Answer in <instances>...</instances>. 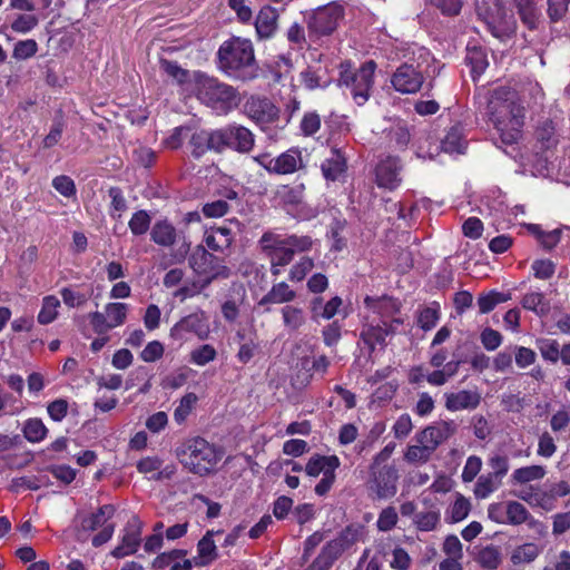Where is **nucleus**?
<instances>
[{
    "label": "nucleus",
    "instance_id": "obj_1",
    "mask_svg": "<svg viewBox=\"0 0 570 570\" xmlns=\"http://www.w3.org/2000/svg\"><path fill=\"white\" fill-rule=\"evenodd\" d=\"M488 114L504 145L521 139L527 111L517 91L503 87L494 89L489 98Z\"/></svg>",
    "mask_w": 570,
    "mask_h": 570
},
{
    "label": "nucleus",
    "instance_id": "obj_2",
    "mask_svg": "<svg viewBox=\"0 0 570 570\" xmlns=\"http://www.w3.org/2000/svg\"><path fill=\"white\" fill-rule=\"evenodd\" d=\"M223 455L220 448L199 436L187 440L177 450L179 462L189 472L200 476L215 472Z\"/></svg>",
    "mask_w": 570,
    "mask_h": 570
},
{
    "label": "nucleus",
    "instance_id": "obj_3",
    "mask_svg": "<svg viewBox=\"0 0 570 570\" xmlns=\"http://www.w3.org/2000/svg\"><path fill=\"white\" fill-rule=\"evenodd\" d=\"M220 68L230 76L240 79L254 77L255 55L248 39L233 37L220 46L218 50Z\"/></svg>",
    "mask_w": 570,
    "mask_h": 570
},
{
    "label": "nucleus",
    "instance_id": "obj_4",
    "mask_svg": "<svg viewBox=\"0 0 570 570\" xmlns=\"http://www.w3.org/2000/svg\"><path fill=\"white\" fill-rule=\"evenodd\" d=\"M197 97L218 115L230 112L242 101V95L236 88L205 75L197 78Z\"/></svg>",
    "mask_w": 570,
    "mask_h": 570
},
{
    "label": "nucleus",
    "instance_id": "obj_5",
    "mask_svg": "<svg viewBox=\"0 0 570 570\" xmlns=\"http://www.w3.org/2000/svg\"><path fill=\"white\" fill-rule=\"evenodd\" d=\"M259 247L269 261L288 265L295 254L308 252L313 246L309 236L281 235L266 232L262 235Z\"/></svg>",
    "mask_w": 570,
    "mask_h": 570
},
{
    "label": "nucleus",
    "instance_id": "obj_6",
    "mask_svg": "<svg viewBox=\"0 0 570 570\" xmlns=\"http://www.w3.org/2000/svg\"><path fill=\"white\" fill-rule=\"evenodd\" d=\"M376 65L373 60L363 63L358 70H353L350 62L340 65V85L351 89L355 102L364 105L371 95L374 85Z\"/></svg>",
    "mask_w": 570,
    "mask_h": 570
},
{
    "label": "nucleus",
    "instance_id": "obj_7",
    "mask_svg": "<svg viewBox=\"0 0 570 570\" xmlns=\"http://www.w3.org/2000/svg\"><path fill=\"white\" fill-rule=\"evenodd\" d=\"M341 462L336 455H320L314 454L309 458L305 472L307 475L316 478L322 474L321 481L315 485V493L317 495H325L335 482V471Z\"/></svg>",
    "mask_w": 570,
    "mask_h": 570
},
{
    "label": "nucleus",
    "instance_id": "obj_8",
    "mask_svg": "<svg viewBox=\"0 0 570 570\" xmlns=\"http://www.w3.org/2000/svg\"><path fill=\"white\" fill-rule=\"evenodd\" d=\"M399 472L395 466H371L366 482L368 491L376 499H390L397 492Z\"/></svg>",
    "mask_w": 570,
    "mask_h": 570
},
{
    "label": "nucleus",
    "instance_id": "obj_9",
    "mask_svg": "<svg viewBox=\"0 0 570 570\" xmlns=\"http://www.w3.org/2000/svg\"><path fill=\"white\" fill-rule=\"evenodd\" d=\"M342 17L343 8L335 3L316 9L307 20L308 37L318 39L331 35Z\"/></svg>",
    "mask_w": 570,
    "mask_h": 570
},
{
    "label": "nucleus",
    "instance_id": "obj_10",
    "mask_svg": "<svg viewBox=\"0 0 570 570\" xmlns=\"http://www.w3.org/2000/svg\"><path fill=\"white\" fill-rule=\"evenodd\" d=\"M190 267L199 275H205L209 279L217 277L227 278L230 272L227 266L222 264V261L206 250L202 245H198L193 250L189 257Z\"/></svg>",
    "mask_w": 570,
    "mask_h": 570
},
{
    "label": "nucleus",
    "instance_id": "obj_11",
    "mask_svg": "<svg viewBox=\"0 0 570 570\" xmlns=\"http://www.w3.org/2000/svg\"><path fill=\"white\" fill-rule=\"evenodd\" d=\"M402 324V318H392L390 322L380 321L376 324H374V322L365 324L361 331V338L371 351H374L377 345L384 348L387 344L386 337L394 335L397 327Z\"/></svg>",
    "mask_w": 570,
    "mask_h": 570
},
{
    "label": "nucleus",
    "instance_id": "obj_12",
    "mask_svg": "<svg viewBox=\"0 0 570 570\" xmlns=\"http://www.w3.org/2000/svg\"><path fill=\"white\" fill-rule=\"evenodd\" d=\"M244 114L259 126L278 119L279 109L265 97L252 96L244 104Z\"/></svg>",
    "mask_w": 570,
    "mask_h": 570
},
{
    "label": "nucleus",
    "instance_id": "obj_13",
    "mask_svg": "<svg viewBox=\"0 0 570 570\" xmlns=\"http://www.w3.org/2000/svg\"><path fill=\"white\" fill-rule=\"evenodd\" d=\"M209 332L208 317L203 312L185 316L170 331L171 336L179 340L184 337L185 333H194L199 340H206Z\"/></svg>",
    "mask_w": 570,
    "mask_h": 570
},
{
    "label": "nucleus",
    "instance_id": "obj_14",
    "mask_svg": "<svg viewBox=\"0 0 570 570\" xmlns=\"http://www.w3.org/2000/svg\"><path fill=\"white\" fill-rule=\"evenodd\" d=\"M458 429L454 421H440L422 430L416 434L417 443H426L433 451L451 438Z\"/></svg>",
    "mask_w": 570,
    "mask_h": 570
},
{
    "label": "nucleus",
    "instance_id": "obj_15",
    "mask_svg": "<svg viewBox=\"0 0 570 570\" xmlns=\"http://www.w3.org/2000/svg\"><path fill=\"white\" fill-rule=\"evenodd\" d=\"M423 81L422 73L407 63L400 66L391 80L394 89L401 94H415L421 89Z\"/></svg>",
    "mask_w": 570,
    "mask_h": 570
},
{
    "label": "nucleus",
    "instance_id": "obj_16",
    "mask_svg": "<svg viewBox=\"0 0 570 570\" xmlns=\"http://www.w3.org/2000/svg\"><path fill=\"white\" fill-rule=\"evenodd\" d=\"M401 163L397 157L387 156L376 166V181L380 187L394 189L401 183Z\"/></svg>",
    "mask_w": 570,
    "mask_h": 570
},
{
    "label": "nucleus",
    "instance_id": "obj_17",
    "mask_svg": "<svg viewBox=\"0 0 570 570\" xmlns=\"http://www.w3.org/2000/svg\"><path fill=\"white\" fill-rule=\"evenodd\" d=\"M444 400V406L448 411L474 410L481 402V394L476 390H461L445 393Z\"/></svg>",
    "mask_w": 570,
    "mask_h": 570
},
{
    "label": "nucleus",
    "instance_id": "obj_18",
    "mask_svg": "<svg viewBox=\"0 0 570 570\" xmlns=\"http://www.w3.org/2000/svg\"><path fill=\"white\" fill-rule=\"evenodd\" d=\"M570 494V484L567 481H559L557 483H553L550 485L549 490L546 493L539 494V493H530L523 491L520 495L521 499L530 502L535 503L542 508L549 509L551 505V501L563 498Z\"/></svg>",
    "mask_w": 570,
    "mask_h": 570
},
{
    "label": "nucleus",
    "instance_id": "obj_19",
    "mask_svg": "<svg viewBox=\"0 0 570 570\" xmlns=\"http://www.w3.org/2000/svg\"><path fill=\"white\" fill-rule=\"evenodd\" d=\"M303 167L302 154L297 149H288L272 159L267 169L279 175L293 174Z\"/></svg>",
    "mask_w": 570,
    "mask_h": 570
},
{
    "label": "nucleus",
    "instance_id": "obj_20",
    "mask_svg": "<svg viewBox=\"0 0 570 570\" xmlns=\"http://www.w3.org/2000/svg\"><path fill=\"white\" fill-rule=\"evenodd\" d=\"M219 533L220 531H207L206 534L198 541L197 556L193 558L195 566L205 567L217 559L218 552L213 537L214 534Z\"/></svg>",
    "mask_w": 570,
    "mask_h": 570
},
{
    "label": "nucleus",
    "instance_id": "obj_21",
    "mask_svg": "<svg viewBox=\"0 0 570 570\" xmlns=\"http://www.w3.org/2000/svg\"><path fill=\"white\" fill-rule=\"evenodd\" d=\"M150 238L158 246L170 247L176 244L178 232L168 219H160L153 225Z\"/></svg>",
    "mask_w": 570,
    "mask_h": 570
},
{
    "label": "nucleus",
    "instance_id": "obj_22",
    "mask_svg": "<svg viewBox=\"0 0 570 570\" xmlns=\"http://www.w3.org/2000/svg\"><path fill=\"white\" fill-rule=\"evenodd\" d=\"M278 12L271 6L263 7L255 21L256 32L259 38H271L277 30Z\"/></svg>",
    "mask_w": 570,
    "mask_h": 570
},
{
    "label": "nucleus",
    "instance_id": "obj_23",
    "mask_svg": "<svg viewBox=\"0 0 570 570\" xmlns=\"http://www.w3.org/2000/svg\"><path fill=\"white\" fill-rule=\"evenodd\" d=\"M365 306L377 314L381 321H387L389 318H395L394 315L400 312V304L386 296L382 297H370L366 296L364 299Z\"/></svg>",
    "mask_w": 570,
    "mask_h": 570
},
{
    "label": "nucleus",
    "instance_id": "obj_24",
    "mask_svg": "<svg viewBox=\"0 0 570 570\" xmlns=\"http://www.w3.org/2000/svg\"><path fill=\"white\" fill-rule=\"evenodd\" d=\"M229 148L239 153H248L254 146V135L244 126H228Z\"/></svg>",
    "mask_w": 570,
    "mask_h": 570
},
{
    "label": "nucleus",
    "instance_id": "obj_25",
    "mask_svg": "<svg viewBox=\"0 0 570 570\" xmlns=\"http://www.w3.org/2000/svg\"><path fill=\"white\" fill-rule=\"evenodd\" d=\"M296 292L285 282L273 284L271 289L258 302L259 306L269 304H285L294 301Z\"/></svg>",
    "mask_w": 570,
    "mask_h": 570
},
{
    "label": "nucleus",
    "instance_id": "obj_26",
    "mask_svg": "<svg viewBox=\"0 0 570 570\" xmlns=\"http://www.w3.org/2000/svg\"><path fill=\"white\" fill-rule=\"evenodd\" d=\"M346 168V159L337 149H333L331 157L322 163L321 169L327 180H336Z\"/></svg>",
    "mask_w": 570,
    "mask_h": 570
},
{
    "label": "nucleus",
    "instance_id": "obj_27",
    "mask_svg": "<svg viewBox=\"0 0 570 570\" xmlns=\"http://www.w3.org/2000/svg\"><path fill=\"white\" fill-rule=\"evenodd\" d=\"M204 240L209 249L214 252H223L230 246L233 237L228 228L217 227L207 232Z\"/></svg>",
    "mask_w": 570,
    "mask_h": 570
},
{
    "label": "nucleus",
    "instance_id": "obj_28",
    "mask_svg": "<svg viewBox=\"0 0 570 570\" xmlns=\"http://www.w3.org/2000/svg\"><path fill=\"white\" fill-rule=\"evenodd\" d=\"M114 513L115 508L110 504H105L100 507L96 513L85 518L81 522V527L83 530L95 531L100 527H105Z\"/></svg>",
    "mask_w": 570,
    "mask_h": 570
},
{
    "label": "nucleus",
    "instance_id": "obj_29",
    "mask_svg": "<svg viewBox=\"0 0 570 570\" xmlns=\"http://www.w3.org/2000/svg\"><path fill=\"white\" fill-rule=\"evenodd\" d=\"M281 312L284 326L289 331H298L306 323L305 312L301 307L285 305Z\"/></svg>",
    "mask_w": 570,
    "mask_h": 570
},
{
    "label": "nucleus",
    "instance_id": "obj_30",
    "mask_svg": "<svg viewBox=\"0 0 570 570\" xmlns=\"http://www.w3.org/2000/svg\"><path fill=\"white\" fill-rule=\"evenodd\" d=\"M441 521V513L439 509H430L417 512L413 518L414 525L420 531H434Z\"/></svg>",
    "mask_w": 570,
    "mask_h": 570
},
{
    "label": "nucleus",
    "instance_id": "obj_31",
    "mask_svg": "<svg viewBox=\"0 0 570 570\" xmlns=\"http://www.w3.org/2000/svg\"><path fill=\"white\" fill-rule=\"evenodd\" d=\"M541 552V548L532 542H528L514 548L511 552V562L517 564L530 563L534 561Z\"/></svg>",
    "mask_w": 570,
    "mask_h": 570
},
{
    "label": "nucleus",
    "instance_id": "obj_32",
    "mask_svg": "<svg viewBox=\"0 0 570 570\" xmlns=\"http://www.w3.org/2000/svg\"><path fill=\"white\" fill-rule=\"evenodd\" d=\"M466 147L461 127H452L442 140V149L448 154H462Z\"/></svg>",
    "mask_w": 570,
    "mask_h": 570
},
{
    "label": "nucleus",
    "instance_id": "obj_33",
    "mask_svg": "<svg viewBox=\"0 0 570 570\" xmlns=\"http://www.w3.org/2000/svg\"><path fill=\"white\" fill-rule=\"evenodd\" d=\"M534 135L541 149H550L558 144L556 129L551 120L542 121L537 127Z\"/></svg>",
    "mask_w": 570,
    "mask_h": 570
},
{
    "label": "nucleus",
    "instance_id": "obj_34",
    "mask_svg": "<svg viewBox=\"0 0 570 570\" xmlns=\"http://www.w3.org/2000/svg\"><path fill=\"white\" fill-rule=\"evenodd\" d=\"M521 304L523 308L534 312L539 316L547 315L550 304L540 292L528 293L523 296Z\"/></svg>",
    "mask_w": 570,
    "mask_h": 570
},
{
    "label": "nucleus",
    "instance_id": "obj_35",
    "mask_svg": "<svg viewBox=\"0 0 570 570\" xmlns=\"http://www.w3.org/2000/svg\"><path fill=\"white\" fill-rule=\"evenodd\" d=\"M471 510L470 501L460 493H456L454 502L446 510V519L451 523L464 520Z\"/></svg>",
    "mask_w": 570,
    "mask_h": 570
},
{
    "label": "nucleus",
    "instance_id": "obj_36",
    "mask_svg": "<svg viewBox=\"0 0 570 570\" xmlns=\"http://www.w3.org/2000/svg\"><path fill=\"white\" fill-rule=\"evenodd\" d=\"M547 471L542 465H528L514 470L511 478L513 482L524 484L543 479Z\"/></svg>",
    "mask_w": 570,
    "mask_h": 570
},
{
    "label": "nucleus",
    "instance_id": "obj_37",
    "mask_svg": "<svg viewBox=\"0 0 570 570\" xmlns=\"http://www.w3.org/2000/svg\"><path fill=\"white\" fill-rule=\"evenodd\" d=\"M139 542V531H127L122 537L121 543L112 550L111 554L115 558H124L131 554L137 550Z\"/></svg>",
    "mask_w": 570,
    "mask_h": 570
},
{
    "label": "nucleus",
    "instance_id": "obj_38",
    "mask_svg": "<svg viewBox=\"0 0 570 570\" xmlns=\"http://www.w3.org/2000/svg\"><path fill=\"white\" fill-rule=\"evenodd\" d=\"M48 429L40 419H29L24 422L22 433L31 443L42 441L47 435Z\"/></svg>",
    "mask_w": 570,
    "mask_h": 570
},
{
    "label": "nucleus",
    "instance_id": "obj_39",
    "mask_svg": "<svg viewBox=\"0 0 570 570\" xmlns=\"http://www.w3.org/2000/svg\"><path fill=\"white\" fill-rule=\"evenodd\" d=\"M128 306L125 303H108L105 306V315L109 327L112 330L122 325L127 317Z\"/></svg>",
    "mask_w": 570,
    "mask_h": 570
},
{
    "label": "nucleus",
    "instance_id": "obj_40",
    "mask_svg": "<svg viewBox=\"0 0 570 570\" xmlns=\"http://www.w3.org/2000/svg\"><path fill=\"white\" fill-rule=\"evenodd\" d=\"M440 318V306L433 303L431 306H425L417 312V325L423 331L432 330Z\"/></svg>",
    "mask_w": 570,
    "mask_h": 570
},
{
    "label": "nucleus",
    "instance_id": "obj_41",
    "mask_svg": "<svg viewBox=\"0 0 570 570\" xmlns=\"http://www.w3.org/2000/svg\"><path fill=\"white\" fill-rule=\"evenodd\" d=\"M59 307L60 301L56 296H46L42 299V307L38 314V322L42 325H47L53 322L58 316Z\"/></svg>",
    "mask_w": 570,
    "mask_h": 570
},
{
    "label": "nucleus",
    "instance_id": "obj_42",
    "mask_svg": "<svg viewBox=\"0 0 570 570\" xmlns=\"http://www.w3.org/2000/svg\"><path fill=\"white\" fill-rule=\"evenodd\" d=\"M188 147L195 158H199L205 155L208 150V137L206 130L189 131Z\"/></svg>",
    "mask_w": 570,
    "mask_h": 570
},
{
    "label": "nucleus",
    "instance_id": "obj_43",
    "mask_svg": "<svg viewBox=\"0 0 570 570\" xmlns=\"http://www.w3.org/2000/svg\"><path fill=\"white\" fill-rule=\"evenodd\" d=\"M433 450L426 443H417L407 446L404 453V460L409 463H426L432 454Z\"/></svg>",
    "mask_w": 570,
    "mask_h": 570
},
{
    "label": "nucleus",
    "instance_id": "obj_44",
    "mask_svg": "<svg viewBox=\"0 0 570 570\" xmlns=\"http://www.w3.org/2000/svg\"><path fill=\"white\" fill-rule=\"evenodd\" d=\"M476 561L482 568L494 570L501 562L500 550L494 546H487L479 551Z\"/></svg>",
    "mask_w": 570,
    "mask_h": 570
},
{
    "label": "nucleus",
    "instance_id": "obj_45",
    "mask_svg": "<svg viewBox=\"0 0 570 570\" xmlns=\"http://www.w3.org/2000/svg\"><path fill=\"white\" fill-rule=\"evenodd\" d=\"M510 298L509 295L492 291L487 294H482L478 297V306L480 313L485 314L491 312L498 304L504 303Z\"/></svg>",
    "mask_w": 570,
    "mask_h": 570
},
{
    "label": "nucleus",
    "instance_id": "obj_46",
    "mask_svg": "<svg viewBox=\"0 0 570 570\" xmlns=\"http://www.w3.org/2000/svg\"><path fill=\"white\" fill-rule=\"evenodd\" d=\"M217 352L213 345L204 344L194 348L189 354V362L198 366H204L214 361Z\"/></svg>",
    "mask_w": 570,
    "mask_h": 570
},
{
    "label": "nucleus",
    "instance_id": "obj_47",
    "mask_svg": "<svg viewBox=\"0 0 570 570\" xmlns=\"http://www.w3.org/2000/svg\"><path fill=\"white\" fill-rule=\"evenodd\" d=\"M504 513L507 514V521L511 524H521L529 518L527 508L517 501H510L504 505Z\"/></svg>",
    "mask_w": 570,
    "mask_h": 570
},
{
    "label": "nucleus",
    "instance_id": "obj_48",
    "mask_svg": "<svg viewBox=\"0 0 570 570\" xmlns=\"http://www.w3.org/2000/svg\"><path fill=\"white\" fill-rule=\"evenodd\" d=\"M151 223V217L146 210H138L134 213L131 216L128 226L130 232L136 235L140 236L148 232Z\"/></svg>",
    "mask_w": 570,
    "mask_h": 570
},
{
    "label": "nucleus",
    "instance_id": "obj_49",
    "mask_svg": "<svg viewBox=\"0 0 570 570\" xmlns=\"http://www.w3.org/2000/svg\"><path fill=\"white\" fill-rule=\"evenodd\" d=\"M38 51V43L33 39L18 41L12 50V58L16 60H27L32 58Z\"/></svg>",
    "mask_w": 570,
    "mask_h": 570
},
{
    "label": "nucleus",
    "instance_id": "obj_50",
    "mask_svg": "<svg viewBox=\"0 0 570 570\" xmlns=\"http://www.w3.org/2000/svg\"><path fill=\"white\" fill-rule=\"evenodd\" d=\"M277 195L282 202L291 205L299 204L304 196V185L281 186L277 190Z\"/></svg>",
    "mask_w": 570,
    "mask_h": 570
},
{
    "label": "nucleus",
    "instance_id": "obj_51",
    "mask_svg": "<svg viewBox=\"0 0 570 570\" xmlns=\"http://www.w3.org/2000/svg\"><path fill=\"white\" fill-rule=\"evenodd\" d=\"M197 400L198 399L195 393H187L180 399L178 406L174 411V419L178 424L183 423L187 419Z\"/></svg>",
    "mask_w": 570,
    "mask_h": 570
},
{
    "label": "nucleus",
    "instance_id": "obj_52",
    "mask_svg": "<svg viewBox=\"0 0 570 570\" xmlns=\"http://www.w3.org/2000/svg\"><path fill=\"white\" fill-rule=\"evenodd\" d=\"M519 13L522 21L530 29L535 28L540 17V10L530 0L519 2Z\"/></svg>",
    "mask_w": 570,
    "mask_h": 570
},
{
    "label": "nucleus",
    "instance_id": "obj_53",
    "mask_svg": "<svg viewBox=\"0 0 570 570\" xmlns=\"http://www.w3.org/2000/svg\"><path fill=\"white\" fill-rule=\"evenodd\" d=\"M314 267V261L311 257L303 256L296 264H294L288 273V278L292 282H301Z\"/></svg>",
    "mask_w": 570,
    "mask_h": 570
},
{
    "label": "nucleus",
    "instance_id": "obj_54",
    "mask_svg": "<svg viewBox=\"0 0 570 570\" xmlns=\"http://www.w3.org/2000/svg\"><path fill=\"white\" fill-rule=\"evenodd\" d=\"M207 137L209 150L220 153L224 149L229 148L227 127L215 131H207Z\"/></svg>",
    "mask_w": 570,
    "mask_h": 570
},
{
    "label": "nucleus",
    "instance_id": "obj_55",
    "mask_svg": "<svg viewBox=\"0 0 570 570\" xmlns=\"http://www.w3.org/2000/svg\"><path fill=\"white\" fill-rule=\"evenodd\" d=\"M109 197L111 198V217L120 219L124 212L127 210V202L122 195V191L118 187H111L108 190Z\"/></svg>",
    "mask_w": 570,
    "mask_h": 570
},
{
    "label": "nucleus",
    "instance_id": "obj_56",
    "mask_svg": "<svg viewBox=\"0 0 570 570\" xmlns=\"http://www.w3.org/2000/svg\"><path fill=\"white\" fill-rule=\"evenodd\" d=\"M498 487V482L493 474L481 475L474 487V494L479 499H485Z\"/></svg>",
    "mask_w": 570,
    "mask_h": 570
},
{
    "label": "nucleus",
    "instance_id": "obj_57",
    "mask_svg": "<svg viewBox=\"0 0 570 570\" xmlns=\"http://www.w3.org/2000/svg\"><path fill=\"white\" fill-rule=\"evenodd\" d=\"M38 24V18L35 14H19L12 22L11 29L18 33H27Z\"/></svg>",
    "mask_w": 570,
    "mask_h": 570
},
{
    "label": "nucleus",
    "instance_id": "obj_58",
    "mask_svg": "<svg viewBox=\"0 0 570 570\" xmlns=\"http://www.w3.org/2000/svg\"><path fill=\"white\" fill-rule=\"evenodd\" d=\"M547 4L550 20L556 22L561 20L568 12L570 0H547Z\"/></svg>",
    "mask_w": 570,
    "mask_h": 570
},
{
    "label": "nucleus",
    "instance_id": "obj_59",
    "mask_svg": "<svg viewBox=\"0 0 570 570\" xmlns=\"http://www.w3.org/2000/svg\"><path fill=\"white\" fill-rule=\"evenodd\" d=\"M480 340H481L483 347L487 351H494L501 345L502 335L498 331H495L491 327H485L481 332Z\"/></svg>",
    "mask_w": 570,
    "mask_h": 570
},
{
    "label": "nucleus",
    "instance_id": "obj_60",
    "mask_svg": "<svg viewBox=\"0 0 570 570\" xmlns=\"http://www.w3.org/2000/svg\"><path fill=\"white\" fill-rule=\"evenodd\" d=\"M482 468V460L476 455H471L468 458L465 465L462 471V480L463 482H472L475 476L479 474Z\"/></svg>",
    "mask_w": 570,
    "mask_h": 570
},
{
    "label": "nucleus",
    "instance_id": "obj_61",
    "mask_svg": "<svg viewBox=\"0 0 570 570\" xmlns=\"http://www.w3.org/2000/svg\"><path fill=\"white\" fill-rule=\"evenodd\" d=\"M532 271L537 278L549 279L556 271V265L550 259H538L532 264Z\"/></svg>",
    "mask_w": 570,
    "mask_h": 570
},
{
    "label": "nucleus",
    "instance_id": "obj_62",
    "mask_svg": "<svg viewBox=\"0 0 570 570\" xmlns=\"http://www.w3.org/2000/svg\"><path fill=\"white\" fill-rule=\"evenodd\" d=\"M539 351L544 360L557 362L559 360V344L554 340H542L539 342Z\"/></svg>",
    "mask_w": 570,
    "mask_h": 570
},
{
    "label": "nucleus",
    "instance_id": "obj_63",
    "mask_svg": "<svg viewBox=\"0 0 570 570\" xmlns=\"http://www.w3.org/2000/svg\"><path fill=\"white\" fill-rule=\"evenodd\" d=\"M361 537V530L355 527H347L343 530L336 540L342 544V548L346 551L351 549Z\"/></svg>",
    "mask_w": 570,
    "mask_h": 570
},
{
    "label": "nucleus",
    "instance_id": "obj_64",
    "mask_svg": "<svg viewBox=\"0 0 570 570\" xmlns=\"http://www.w3.org/2000/svg\"><path fill=\"white\" fill-rule=\"evenodd\" d=\"M442 550L448 557L463 558V546L454 534H450L445 538Z\"/></svg>",
    "mask_w": 570,
    "mask_h": 570
}]
</instances>
